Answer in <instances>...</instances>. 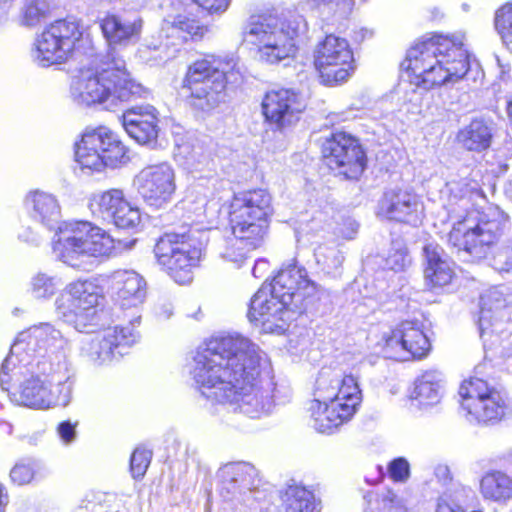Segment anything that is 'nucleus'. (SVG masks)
<instances>
[{
    "label": "nucleus",
    "instance_id": "7c9ffc66",
    "mask_svg": "<svg viewBox=\"0 0 512 512\" xmlns=\"http://www.w3.org/2000/svg\"><path fill=\"white\" fill-rule=\"evenodd\" d=\"M424 255L426 260L424 269L426 285L430 288L448 285L454 277V271L443 249L437 244H427L424 247Z\"/></svg>",
    "mask_w": 512,
    "mask_h": 512
},
{
    "label": "nucleus",
    "instance_id": "a211bd4d",
    "mask_svg": "<svg viewBox=\"0 0 512 512\" xmlns=\"http://www.w3.org/2000/svg\"><path fill=\"white\" fill-rule=\"evenodd\" d=\"M384 340L387 357L399 361L423 359L431 350V343L419 321L401 322Z\"/></svg>",
    "mask_w": 512,
    "mask_h": 512
},
{
    "label": "nucleus",
    "instance_id": "0e129e2a",
    "mask_svg": "<svg viewBox=\"0 0 512 512\" xmlns=\"http://www.w3.org/2000/svg\"><path fill=\"white\" fill-rule=\"evenodd\" d=\"M88 505H92V508H94L96 506L95 503L91 502V501H88L87 504L83 507H79V510L78 512H85L84 510L88 509Z\"/></svg>",
    "mask_w": 512,
    "mask_h": 512
},
{
    "label": "nucleus",
    "instance_id": "bf43d9fd",
    "mask_svg": "<svg viewBox=\"0 0 512 512\" xmlns=\"http://www.w3.org/2000/svg\"><path fill=\"white\" fill-rule=\"evenodd\" d=\"M155 313L160 319H169L173 314V306L170 302L159 303L155 307Z\"/></svg>",
    "mask_w": 512,
    "mask_h": 512
},
{
    "label": "nucleus",
    "instance_id": "a878e982",
    "mask_svg": "<svg viewBox=\"0 0 512 512\" xmlns=\"http://www.w3.org/2000/svg\"><path fill=\"white\" fill-rule=\"evenodd\" d=\"M111 289L124 308L137 307L146 297L144 278L132 270H117L110 277Z\"/></svg>",
    "mask_w": 512,
    "mask_h": 512
},
{
    "label": "nucleus",
    "instance_id": "a18cd8bd",
    "mask_svg": "<svg viewBox=\"0 0 512 512\" xmlns=\"http://www.w3.org/2000/svg\"><path fill=\"white\" fill-rule=\"evenodd\" d=\"M385 263L389 269L394 271L403 270L410 263L406 246L401 239L392 241Z\"/></svg>",
    "mask_w": 512,
    "mask_h": 512
},
{
    "label": "nucleus",
    "instance_id": "c85d7f7f",
    "mask_svg": "<svg viewBox=\"0 0 512 512\" xmlns=\"http://www.w3.org/2000/svg\"><path fill=\"white\" fill-rule=\"evenodd\" d=\"M255 472L252 466L235 463L226 466L220 475L219 494L224 500H233L250 492L254 485Z\"/></svg>",
    "mask_w": 512,
    "mask_h": 512
},
{
    "label": "nucleus",
    "instance_id": "393cba45",
    "mask_svg": "<svg viewBox=\"0 0 512 512\" xmlns=\"http://www.w3.org/2000/svg\"><path fill=\"white\" fill-rule=\"evenodd\" d=\"M282 512H322L321 498L311 486L292 479L278 490Z\"/></svg>",
    "mask_w": 512,
    "mask_h": 512
},
{
    "label": "nucleus",
    "instance_id": "09e8293b",
    "mask_svg": "<svg viewBox=\"0 0 512 512\" xmlns=\"http://www.w3.org/2000/svg\"><path fill=\"white\" fill-rule=\"evenodd\" d=\"M34 477L35 469L32 462L20 461L10 471L11 481L18 486L30 484Z\"/></svg>",
    "mask_w": 512,
    "mask_h": 512
},
{
    "label": "nucleus",
    "instance_id": "69168bd1",
    "mask_svg": "<svg viewBox=\"0 0 512 512\" xmlns=\"http://www.w3.org/2000/svg\"><path fill=\"white\" fill-rule=\"evenodd\" d=\"M360 1H361V2H363V3H366V2H368L369 0H360Z\"/></svg>",
    "mask_w": 512,
    "mask_h": 512
},
{
    "label": "nucleus",
    "instance_id": "5701e85b",
    "mask_svg": "<svg viewBox=\"0 0 512 512\" xmlns=\"http://www.w3.org/2000/svg\"><path fill=\"white\" fill-rule=\"evenodd\" d=\"M262 109L266 120L281 129L299 120L305 104L299 94L289 89H280L266 93Z\"/></svg>",
    "mask_w": 512,
    "mask_h": 512
},
{
    "label": "nucleus",
    "instance_id": "052dcab7",
    "mask_svg": "<svg viewBox=\"0 0 512 512\" xmlns=\"http://www.w3.org/2000/svg\"><path fill=\"white\" fill-rule=\"evenodd\" d=\"M9 504V494L2 482H0V512H6Z\"/></svg>",
    "mask_w": 512,
    "mask_h": 512
},
{
    "label": "nucleus",
    "instance_id": "e433bc0d",
    "mask_svg": "<svg viewBox=\"0 0 512 512\" xmlns=\"http://www.w3.org/2000/svg\"><path fill=\"white\" fill-rule=\"evenodd\" d=\"M314 257L317 266L328 275L340 272L345 260L343 251L334 243L318 245L314 250Z\"/></svg>",
    "mask_w": 512,
    "mask_h": 512
},
{
    "label": "nucleus",
    "instance_id": "4c0bfd02",
    "mask_svg": "<svg viewBox=\"0 0 512 512\" xmlns=\"http://www.w3.org/2000/svg\"><path fill=\"white\" fill-rule=\"evenodd\" d=\"M257 248L250 246L247 240L234 236L225 241L219 255L224 261L234 264L235 267H240L247 254Z\"/></svg>",
    "mask_w": 512,
    "mask_h": 512
},
{
    "label": "nucleus",
    "instance_id": "5fc2aeb1",
    "mask_svg": "<svg viewBox=\"0 0 512 512\" xmlns=\"http://www.w3.org/2000/svg\"><path fill=\"white\" fill-rule=\"evenodd\" d=\"M199 8L208 13H220L227 9L229 0H192Z\"/></svg>",
    "mask_w": 512,
    "mask_h": 512
},
{
    "label": "nucleus",
    "instance_id": "f03ea898",
    "mask_svg": "<svg viewBox=\"0 0 512 512\" xmlns=\"http://www.w3.org/2000/svg\"><path fill=\"white\" fill-rule=\"evenodd\" d=\"M25 205L31 218L47 231L57 228L52 240L53 254L68 266L84 267L89 259L108 257L115 249V241L109 233L92 222L74 221L59 225L61 208L52 194L30 192Z\"/></svg>",
    "mask_w": 512,
    "mask_h": 512
},
{
    "label": "nucleus",
    "instance_id": "f8f14e48",
    "mask_svg": "<svg viewBox=\"0 0 512 512\" xmlns=\"http://www.w3.org/2000/svg\"><path fill=\"white\" fill-rule=\"evenodd\" d=\"M459 395L462 398V408L471 422L494 425L512 415L508 394L504 390L489 386L483 379L465 380L459 388Z\"/></svg>",
    "mask_w": 512,
    "mask_h": 512
},
{
    "label": "nucleus",
    "instance_id": "4be33fe9",
    "mask_svg": "<svg viewBox=\"0 0 512 512\" xmlns=\"http://www.w3.org/2000/svg\"><path fill=\"white\" fill-rule=\"evenodd\" d=\"M93 205L105 220L121 229H133L141 222L138 207L133 206L120 189H110L95 195Z\"/></svg>",
    "mask_w": 512,
    "mask_h": 512
},
{
    "label": "nucleus",
    "instance_id": "39448f33",
    "mask_svg": "<svg viewBox=\"0 0 512 512\" xmlns=\"http://www.w3.org/2000/svg\"><path fill=\"white\" fill-rule=\"evenodd\" d=\"M306 30L307 21L295 10L256 15L244 25L242 41L257 50L261 61L276 64L295 55V39Z\"/></svg>",
    "mask_w": 512,
    "mask_h": 512
},
{
    "label": "nucleus",
    "instance_id": "9b49d317",
    "mask_svg": "<svg viewBox=\"0 0 512 512\" xmlns=\"http://www.w3.org/2000/svg\"><path fill=\"white\" fill-rule=\"evenodd\" d=\"M102 296L99 287L91 280L69 283L55 300L56 313L79 332H91L97 325Z\"/></svg>",
    "mask_w": 512,
    "mask_h": 512
},
{
    "label": "nucleus",
    "instance_id": "9d476101",
    "mask_svg": "<svg viewBox=\"0 0 512 512\" xmlns=\"http://www.w3.org/2000/svg\"><path fill=\"white\" fill-rule=\"evenodd\" d=\"M42 375L30 373L26 366L10 365L4 378L8 383L1 388L11 392L15 401L23 406L34 409H48L57 405H66L70 399V387L65 383L53 384L46 369Z\"/></svg>",
    "mask_w": 512,
    "mask_h": 512
},
{
    "label": "nucleus",
    "instance_id": "13d9d810",
    "mask_svg": "<svg viewBox=\"0 0 512 512\" xmlns=\"http://www.w3.org/2000/svg\"><path fill=\"white\" fill-rule=\"evenodd\" d=\"M58 432L65 444H70L76 435L75 427L69 422L61 423L58 427Z\"/></svg>",
    "mask_w": 512,
    "mask_h": 512
},
{
    "label": "nucleus",
    "instance_id": "37998d69",
    "mask_svg": "<svg viewBox=\"0 0 512 512\" xmlns=\"http://www.w3.org/2000/svg\"><path fill=\"white\" fill-rule=\"evenodd\" d=\"M469 193V186L465 179H453L448 181L440 190V199L445 208H451L463 200Z\"/></svg>",
    "mask_w": 512,
    "mask_h": 512
},
{
    "label": "nucleus",
    "instance_id": "680f3d73",
    "mask_svg": "<svg viewBox=\"0 0 512 512\" xmlns=\"http://www.w3.org/2000/svg\"><path fill=\"white\" fill-rule=\"evenodd\" d=\"M266 265H267V263H266L265 261H258V262H256V264H255V266L253 267V270H252L253 275H254L255 277H259V276L257 275V273H260V270H259V269H260L261 267H264V268H265V267H266Z\"/></svg>",
    "mask_w": 512,
    "mask_h": 512
},
{
    "label": "nucleus",
    "instance_id": "aec40b11",
    "mask_svg": "<svg viewBox=\"0 0 512 512\" xmlns=\"http://www.w3.org/2000/svg\"><path fill=\"white\" fill-rule=\"evenodd\" d=\"M137 339L138 332L132 323L126 327L109 328L84 342L81 353L94 363L102 365L112 361L117 355L126 353V348L134 344Z\"/></svg>",
    "mask_w": 512,
    "mask_h": 512
},
{
    "label": "nucleus",
    "instance_id": "b1692460",
    "mask_svg": "<svg viewBox=\"0 0 512 512\" xmlns=\"http://www.w3.org/2000/svg\"><path fill=\"white\" fill-rule=\"evenodd\" d=\"M422 213V202L409 189L399 187L389 189L379 202L378 214L389 220L416 225Z\"/></svg>",
    "mask_w": 512,
    "mask_h": 512
},
{
    "label": "nucleus",
    "instance_id": "7ed1b4c3",
    "mask_svg": "<svg viewBox=\"0 0 512 512\" xmlns=\"http://www.w3.org/2000/svg\"><path fill=\"white\" fill-rule=\"evenodd\" d=\"M100 70H81L73 77L70 96L78 105L127 102L147 98L150 91L133 79L125 60L110 48Z\"/></svg>",
    "mask_w": 512,
    "mask_h": 512
},
{
    "label": "nucleus",
    "instance_id": "4d7b16f0",
    "mask_svg": "<svg viewBox=\"0 0 512 512\" xmlns=\"http://www.w3.org/2000/svg\"><path fill=\"white\" fill-rule=\"evenodd\" d=\"M358 227V223L355 220L347 219L342 223L341 227L339 228V234L344 239H353L354 236L357 234Z\"/></svg>",
    "mask_w": 512,
    "mask_h": 512
},
{
    "label": "nucleus",
    "instance_id": "c9c22d12",
    "mask_svg": "<svg viewBox=\"0 0 512 512\" xmlns=\"http://www.w3.org/2000/svg\"><path fill=\"white\" fill-rule=\"evenodd\" d=\"M480 493L486 500L506 501L512 497V479L500 471L487 472L480 481Z\"/></svg>",
    "mask_w": 512,
    "mask_h": 512
},
{
    "label": "nucleus",
    "instance_id": "ea45409f",
    "mask_svg": "<svg viewBox=\"0 0 512 512\" xmlns=\"http://www.w3.org/2000/svg\"><path fill=\"white\" fill-rule=\"evenodd\" d=\"M58 287L59 281L56 277L39 272L31 278L28 291L35 299H49Z\"/></svg>",
    "mask_w": 512,
    "mask_h": 512
},
{
    "label": "nucleus",
    "instance_id": "1a4fd4ad",
    "mask_svg": "<svg viewBox=\"0 0 512 512\" xmlns=\"http://www.w3.org/2000/svg\"><path fill=\"white\" fill-rule=\"evenodd\" d=\"M234 64L214 56L196 60L189 65L183 88L189 91L188 101L195 109L209 112L226 97L228 75Z\"/></svg>",
    "mask_w": 512,
    "mask_h": 512
},
{
    "label": "nucleus",
    "instance_id": "e2e57ef3",
    "mask_svg": "<svg viewBox=\"0 0 512 512\" xmlns=\"http://www.w3.org/2000/svg\"><path fill=\"white\" fill-rule=\"evenodd\" d=\"M266 265H267V263H266L265 261H258V262H256V264H255V266L253 267V270H252L253 275H254L255 277H259V276L257 275V273H260V270H259V269H260L261 267H264V268H265V267H266Z\"/></svg>",
    "mask_w": 512,
    "mask_h": 512
},
{
    "label": "nucleus",
    "instance_id": "dca6fc26",
    "mask_svg": "<svg viewBox=\"0 0 512 512\" xmlns=\"http://www.w3.org/2000/svg\"><path fill=\"white\" fill-rule=\"evenodd\" d=\"M353 52L346 39L327 35L315 48L314 64L326 85L345 82L353 71Z\"/></svg>",
    "mask_w": 512,
    "mask_h": 512
},
{
    "label": "nucleus",
    "instance_id": "cd10ccee",
    "mask_svg": "<svg viewBox=\"0 0 512 512\" xmlns=\"http://www.w3.org/2000/svg\"><path fill=\"white\" fill-rule=\"evenodd\" d=\"M512 317V306L506 302L502 291L492 288L481 296L479 329L481 333L490 328L498 331V324L508 322Z\"/></svg>",
    "mask_w": 512,
    "mask_h": 512
},
{
    "label": "nucleus",
    "instance_id": "c756f323",
    "mask_svg": "<svg viewBox=\"0 0 512 512\" xmlns=\"http://www.w3.org/2000/svg\"><path fill=\"white\" fill-rule=\"evenodd\" d=\"M495 133L492 121L475 118L458 131L456 140L467 151L483 152L490 148Z\"/></svg>",
    "mask_w": 512,
    "mask_h": 512
},
{
    "label": "nucleus",
    "instance_id": "4468645a",
    "mask_svg": "<svg viewBox=\"0 0 512 512\" xmlns=\"http://www.w3.org/2000/svg\"><path fill=\"white\" fill-rule=\"evenodd\" d=\"M160 265L179 284L192 281V268L201 257V247L189 234L166 233L154 248Z\"/></svg>",
    "mask_w": 512,
    "mask_h": 512
},
{
    "label": "nucleus",
    "instance_id": "bb28decb",
    "mask_svg": "<svg viewBox=\"0 0 512 512\" xmlns=\"http://www.w3.org/2000/svg\"><path fill=\"white\" fill-rule=\"evenodd\" d=\"M359 405L338 402H311L309 407L313 427L326 433L349 421Z\"/></svg>",
    "mask_w": 512,
    "mask_h": 512
},
{
    "label": "nucleus",
    "instance_id": "0eeeda50",
    "mask_svg": "<svg viewBox=\"0 0 512 512\" xmlns=\"http://www.w3.org/2000/svg\"><path fill=\"white\" fill-rule=\"evenodd\" d=\"M23 353L26 356L34 355L47 358L50 363V373L65 374L69 371V341L51 324L41 323L20 333L11 346L10 354L5 358L1 366L0 386L6 388L4 384L8 383V380L4 376L10 365L15 367L16 362L14 358L18 361V364H23L24 366L31 364L23 356Z\"/></svg>",
    "mask_w": 512,
    "mask_h": 512
},
{
    "label": "nucleus",
    "instance_id": "79ce46f5",
    "mask_svg": "<svg viewBox=\"0 0 512 512\" xmlns=\"http://www.w3.org/2000/svg\"><path fill=\"white\" fill-rule=\"evenodd\" d=\"M163 29H171L172 34L177 33L183 39H187L186 35L193 38H201L207 31V28L199 25L195 20L179 15L173 21H165Z\"/></svg>",
    "mask_w": 512,
    "mask_h": 512
},
{
    "label": "nucleus",
    "instance_id": "412c9836",
    "mask_svg": "<svg viewBox=\"0 0 512 512\" xmlns=\"http://www.w3.org/2000/svg\"><path fill=\"white\" fill-rule=\"evenodd\" d=\"M361 400V390L354 376H341L329 371L319 373L312 402H344V404L360 405Z\"/></svg>",
    "mask_w": 512,
    "mask_h": 512
},
{
    "label": "nucleus",
    "instance_id": "603ef678",
    "mask_svg": "<svg viewBox=\"0 0 512 512\" xmlns=\"http://www.w3.org/2000/svg\"><path fill=\"white\" fill-rule=\"evenodd\" d=\"M492 267L499 273L512 271V248H504L497 251L492 258Z\"/></svg>",
    "mask_w": 512,
    "mask_h": 512
},
{
    "label": "nucleus",
    "instance_id": "473e14b6",
    "mask_svg": "<svg viewBox=\"0 0 512 512\" xmlns=\"http://www.w3.org/2000/svg\"><path fill=\"white\" fill-rule=\"evenodd\" d=\"M444 393L443 373L439 370H427L416 379L412 398L421 407H431L440 403Z\"/></svg>",
    "mask_w": 512,
    "mask_h": 512
},
{
    "label": "nucleus",
    "instance_id": "f257e3e1",
    "mask_svg": "<svg viewBox=\"0 0 512 512\" xmlns=\"http://www.w3.org/2000/svg\"><path fill=\"white\" fill-rule=\"evenodd\" d=\"M191 375L201 395L255 419L273 406L275 384L266 354L249 339L236 335L212 338L194 356Z\"/></svg>",
    "mask_w": 512,
    "mask_h": 512
},
{
    "label": "nucleus",
    "instance_id": "f704fd0d",
    "mask_svg": "<svg viewBox=\"0 0 512 512\" xmlns=\"http://www.w3.org/2000/svg\"><path fill=\"white\" fill-rule=\"evenodd\" d=\"M239 209H231L230 223L233 236L241 237L248 241L252 247H261L267 235L269 223L261 218H255L253 214L250 217H240Z\"/></svg>",
    "mask_w": 512,
    "mask_h": 512
},
{
    "label": "nucleus",
    "instance_id": "72a5a7b5",
    "mask_svg": "<svg viewBox=\"0 0 512 512\" xmlns=\"http://www.w3.org/2000/svg\"><path fill=\"white\" fill-rule=\"evenodd\" d=\"M231 209L241 210V213H238L240 217H250L253 214L255 218L259 217L268 222L274 211L272 196L264 189L240 193L234 198Z\"/></svg>",
    "mask_w": 512,
    "mask_h": 512
},
{
    "label": "nucleus",
    "instance_id": "c03bdc74",
    "mask_svg": "<svg viewBox=\"0 0 512 512\" xmlns=\"http://www.w3.org/2000/svg\"><path fill=\"white\" fill-rule=\"evenodd\" d=\"M494 27L503 43L512 44V1L496 10Z\"/></svg>",
    "mask_w": 512,
    "mask_h": 512
},
{
    "label": "nucleus",
    "instance_id": "6ab92c4d",
    "mask_svg": "<svg viewBox=\"0 0 512 512\" xmlns=\"http://www.w3.org/2000/svg\"><path fill=\"white\" fill-rule=\"evenodd\" d=\"M133 184L144 202L160 208L170 202L176 190L175 171L167 162L148 165L136 174Z\"/></svg>",
    "mask_w": 512,
    "mask_h": 512
},
{
    "label": "nucleus",
    "instance_id": "2eb2a0df",
    "mask_svg": "<svg viewBox=\"0 0 512 512\" xmlns=\"http://www.w3.org/2000/svg\"><path fill=\"white\" fill-rule=\"evenodd\" d=\"M125 156L124 145L106 127L84 133L75 151L76 161L80 166L94 171L116 167L123 162Z\"/></svg>",
    "mask_w": 512,
    "mask_h": 512
},
{
    "label": "nucleus",
    "instance_id": "49530a36",
    "mask_svg": "<svg viewBox=\"0 0 512 512\" xmlns=\"http://www.w3.org/2000/svg\"><path fill=\"white\" fill-rule=\"evenodd\" d=\"M157 117L156 109L151 105L134 106L123 113L122 123L124 126H129L132 123H140L146 120H152Z\"/></svg>",
    "mask_w": 512,
    "mask_h": 512
},
{
    "label": "nucleus",
    "instance_id": "6e6552de",
    "mask_svg": "<svg viewBox=\"0 0 512 512\" xmlns=\"http://www.w3.org/2000/svg\"><path fill=\"white\" fill-rule=\"evenodd\" d=\"M507 220V215L498 207L489 206L476 217L454 225L448 234V242L458 250L462 260H481L502 234Z\"/></svg>",
    "mask_w": 512,
    "mask_h": 512
},
{
    "label": "nucleus",
    "instance_id": "20e7f679",
    "mask_svg": "<svg viewBox=\"0 0 512 512\" xmlns=\"http://www.w3.org/2000/svg\"><path fill=\"white\" fill-rule=\"evenodd\" d=\"M402 67L410 73V82L431 89L462 79L469 70L466 50L448 38L434 36L413 45Z\"/></svg>",
    "mask_w": 512,
    "mask_h": 512
},
{
    "label": "nucleus",
    "instance_id": "8fccbe9b",
    "mask_svg": "<svg viewBox=\"0 0 512 512\" xmlns=\"http://www.w3.org/2000/svg\"><path fill=\"white\" fill-rule=\"evenodd\" d=\"M185 159L186 164L194 170H202L211 161L209 152L201 146H193L186 152Z\"/></svg>",
    "mask_w": 512,
    "mask_h": 512
},
{
    "label": "nucleus",
    "instance_id": "58836bf2",
    "mask_svg": "<svg viewBox=\"0 0 512 512\" xmlns=\"http://www.w3.org/2000/svg\"><path fill=\"white\" fill-rule=\"evenodd\" d=\"M124 126L128 135L141 145H153L158 137V117Z\"/></svg>",
    "mask_w": 512,
    "mask_h": 512
},
{
    "label": "nucleus",
    "instance_id": "de8ad7c7",
    "mask_svg": "<svg viewBox=\"0 0 512 512\" xmlns=\"http://www.w3.org/2000/svg\"><path fill=\"white\" fill-rule=\"evenodd\" d=\"M152 450H133L130 457V471L133 478H142L151 462Z\"/></svg>",
    "mask_w": 512,
    "mask_h": 512
},
{
    "label": "nucleus",
    "instance_id": "2f4dec72",
    "mask_svg": "<svg viewBox=\"0 0 512 512\" xmlns=\"http://www.w3.org/2000/svg\"><path fill=\"white\" fill-rule=\"evenodd\" d=\"M100 27L109 45H127L130 41L139 38L142 30L140 18H122L115 14H108L100 21Z\"/></svg>",
    "mask_w": 512,
    "mask_h": 512
},
{
    "label": "nucleus",
    "instance_id": "3c124183",
    "mask_svg": "<svg viewBox=\"0 0 512 512\" xmlns=\"http://www.w3.org/2000/svg\"><path fill=\"white\" fill-rule=\"evenodd\" d=\"M388 472L394 482H403L410 475L409 463L404 457H397L389 463Z\"/></svg>",
    "mask_w": 512,
    "mask_h": 512
},
{
    "label": "nucleus",
    "instance_id": "ddd939ff",
    "mask_svg": "<svg viewBox=\"0 0 512 512\" xmlns=\"http://www.w3.org/2000/svg\"><path fill=\"white\" fill-rule=\"evenodd\" d=\"M82 38L79 22L74 18L57 20L37 37L32 49L33 61L42 67L66 62Z\"/></svg>",
    "mask_w": 512,
    "mask_h": 512
},
{
    "label": "nucleus",
    "instance_id": "f3484780",
    "mask_svg": "<svg viewBox=\"0 0 512 512\" xmlns=\"http://www.w3.org/2000/svg\"><path fill=\"white\" fill-rule=\"evenodd\" d=\"M323 155L328 165L347 179H358L366 167V156L361 145L345 132L333 133L325 140Z\"/></svg>",
    "mask_w": 512,
    "mask_h": 512
},
{
    "label": "nucleus",
    "instance_id": "a19ab883",
    "mask_svg": "<svg viewBox=\"0 0 512 512\" xmlns=\"http://www.w3.org/2000/svg\"><path fill=\"white\" fill-rule=\"evenodd\" d=\"M49 13L46 0H26L21 10V24L26 27L39 25Z\"/></svg>",
    "mask_w": 512,
    "mask_h": 512
},
{
    "label": "nucleus",
    "instance_id": "6e6d98bb",
    "mask_svg": "<svg viewBox=\"0 0 512 512\" xmlns=\"http://www.w3.org/2000/svg\"><path fill=\"white\" fill-rule=\"evenodd\" d=\"M19 239L22 241L32 244L39 245L42 241H44L45 236L43 233L37 229H33L32 227H23L19 232Z\"/></svg>",
    "mask_w": 512,
    "mask_h": 512
},
{
    "label": "nucleus",
    "instance_id": "423d86ee",
    "mask_svg": "<svg viewBox=\"0 0 512 512\" xmlns=\"http://www.w3.org/2000/svg\"><path fill=\"white\" fill-rule=\"evenodd\" d=\"M317 290L304 268L290 264L274 277L270 288L261 287L251 299L248 318L251 322L282 319L284 309H296L302 300Z\"/></svg>",
    "mask_w": 512,
    "mask_h": 512
},
{
    "label": "nucleus",
    "instance_id": "864d4df0",
    "mask_svg": "<svg viewBox=\"0 0 512 512\" xmlns=\"http://www.w3.org/2000/svg\"><path fill=\"white\" fill-rule=\"evenodd\" d=\"M435 512H464V510L451 496L440 495L436 500Z\"/></svg>",
    "mask_w": 512,
    "mask_h": 512
}]
</instances>
